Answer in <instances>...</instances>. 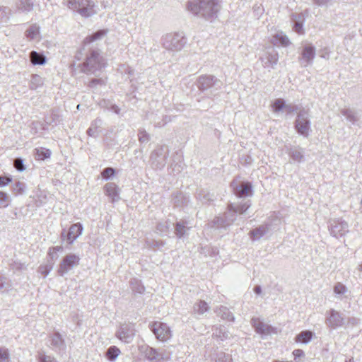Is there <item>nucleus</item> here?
Wrapping results in <instances>:
<instances>
[{"mask_svg":"<svg viewBox=\"0 0 362 362\" xmlns=\"http://www.w3.org/2000/svg\"><path fill=\"white\" fill-rule=\"evenodd\" d=\"M152 327L153 332L158 340L165 341L170 338L171 333L166 325L156 322L153 324Z\"/></svg>","mask_w":362,"mask_h":362,"instance_id":"nucleus-1","label":"nucleus"},{"mask_svg":"<svg viewBox=\"0 0 362 362\" xmlns=\"http://www.w3.org/2000/svg\"><path fill=\"white\" fill-rule=\"evenodd\" d=\"M79 258L74 255H69L66 256L60 264L59 268V273L63 275L67 272L71 267L78 264Z\"/></svg>","mask_w":362,"mask_h":362,"instance_id":"nucleus-2","label":"nucleus"},{"mask_svg":"<svg viewBox=\"0 0 362 362\" xmlns=\"http://www.w3.org/2000/svg\"><path fill=\"white\" fill-rule=\"evenodd\" d=\"M82 230L83 228L80 223H75L70 227L67 234V240L70 244L81 234Z\"/></svg>","mask_w":362,"mask_h":362,"instance_id":"nucleus-3","label":"nucleus"},{"mask_svg":"<svg viewBox=\"0 0 362 362\" xmlns=\"http://www.w3.org/2000/svg\"><path fill=\"white\" fill-rule=\"evenodd\" d=\"M296 128L300 134L304 136L308 135L309 124L307 120L298 118L296 121Z\"/></svg>","mask_w":362,"mask_h":362,"instance_id":"nucleus-4","label":"nucleus"},{"mask_svg":"<svg viewBox=\"0 0 362 362\" xmlns=\"http://www.w3.org/2000/svg\"><path fill=\"white\" fill-rule=\"evenodd\" d=\"M104 189L106 195L110 197L112 201H115L118 197L117 186L115 183L106 184Z\"/></svg>","mask_w":362,"mask_h":362,"instance_id":"nucleus-5","label":"nucleus"},{"mask_svg":"<svg viewBox=\"0 0 362 362\" xmlns=\"http://www.w3.org/2000/svg\"><path fill=\"white\" fill-rule=\"evenodd\" d=\"M30 61L34 65H42L45 63V57L35 51L30 54Z\"/></svg>","mask_w":362,"mask_h":362,"instance_id":"nucleus-6","label":"nucleus"},{"mask_svg":"<svg viewBox=\"0 0 362 362\" xmlns=\"http://www.w3.org/2000/svg\"><path fill=\"white\" fill-rule=\"evenodd\" d=\"M235 194L240 197L250 195L252 194V186L250 183L246 182L242 184L240 190H237Z\"/></svg>","mask_w":362,"mask_h":362,"instance_id":"nucleus-7","label":"nucleus"},{"mask_svg":"<svg viewBox=\"0 0 362 362\" xmlns=\"http://www.w3.org/2000/svg\"><path fill=\"white\" fill-rule=\"evenodd\" d=\"M51 155V151L45 148H36V159L43 160L48 158Z\"/></svg>","mask_w":362,"mask_h":362,"instance_id":"nucleus-8","label":"nucleus"},{"mask_svg":"<svg viewBox=\"0 0 362 362\" xmlns=\"http://www.w3.org/2000/svg\"><path fill=\"white\" fill-rule=\"evenodd\" d=\"M311 338H312V332L310 331H305V332H302L300 334H299L296 337V341L306 343V342L309 341Z\"/></svg>","mask_w":362,"mask_h":362,"instance_id":"nucleus-9","label":"nucleus"},{"mask_svg":"<svg viewBox=\"0 0 362 362\" xmlns=\"http://www.w3.org/2000/svg\"><path fill=\"white\" fill-rule=\"evenodd\" d=\"M266 232V228L264 226L257 228L250 232V236L252 240H257L261 238Z\"/></svg>","mask_w":362,"mask_h":362,"instance_id":"nucleus-10","label":"nucleus"},{"mask_svg":"<svg viewBox=\"0 0 362 362\" xmlns=\"http://www.w3.org/2000/svg\"><path fill=\"white\" fill-rule=\"evenodd\" d=\"M119 354L120 351L117 347L115 346H110L107 351V357L110 360L113 361Z\"/></svg>","mask_w":362,"mask_h":362,"instance_id":"nucleus-11","label":"nucleus"},{"mask_svg":"<svg viewBox=\"0 0 362 362\" xmlns=\"http://www.w3.org/2000/svg\"><path fill=\"white\" fill-rule=\"evenodd\" d=\"M315 54L314 49L312 47L308 46L305 47L303 52V56L304 58H305L308 60L311 59L313 58Z\"/></svg>","mask_w":362,"mask_h":362,"instance_id":"nucleus-12","label":"nucleus"},{"mask_svg":"<svg viewBox=\"0 0 362 362\" xmlns=\"http://www.w3.org/2000/svg\"><path fill=\"white\" fill-rule=\"evenodd\" d=\"M285 106L284 101L282 99H276L272 105L273 111L279 112Z\"/></svg>","mask_w":362,"mask_h":362,"instance_id":"nucleus-13","label":"nucleus"},{"mask_svg":"<svg viewBox=\"0 0 362 362\" xmlns=\"http://www.w3.org/2000/svg\"><path fill=\"white\" fill-rule=\"evenodd\" d=\"M115 174V170L112 168H105L101 173L103 178L107 179Z\"/></svg>","mask_w":362,"mask_h":362,"instance_id":"nucleus-14","label":"nucleus"},{"mask_svg":"<svg viewBox=\"0 0 362 362\" xmlns=\"http://www.w3.org/2000/svg\"><path fill=\"white\" fill-rule=\"evenodd\" d=\"M334 291L337 294H343L346 291V287L341 283H337L334 288Z\"/></svg>","mask_w":362,"mask_h":362,"instance_id":"nucleus-15","label":"nucleus"},{"mask_svg":"<svg viewBox=\"0 0 362 362\" xmlns=\"http://www.w3.org/2000/svg\"><path fill=\"white\" fill-rule=\"evenodd\" d=\"M8 359V353L6 349H0V360L2 362H6Z\"/></svg>","mask_w":362,"mask_h":362,"instance_id":"nucleus-16","label":"nucleus"},{"mask_svg":"<svg viewBox=\"0 0 362 362\" xmlns=\"http://www.w3.org/2000/svg\"><path fill=\"white\" fill-rule=\"evenodd\" d=\"M8 196L5 192H0V204H4V206L6 207L8 206Z\"/></svg>","mask_w":362,"mask_h":362,"instance_id":"nucleus-17","label":"nucleus"},{"mask_svg":"<svg viewBox=\"0 0 362 362\" xmlns=\"http://www.w3.org/2000/svg\"><path fill=\"white\" fill-rule=\"evenodd\" d=\"M14 166L17 170L20 171H23L24 170V166L23 165L22 160L20 159L15 160Z\"/></svg>","mask_w":362,"mask_h":362,"instance_id":"nucleus-18","label":"nucleus"},{"mask_svg":"<svg viewBox=\"0 0 362 362\" xmlns=\"http://www.w3.org/2000/svg\"><path fill=\"white\" fill-rule=\"evenodd\" d=\"M11 182V179L8 177H0V186H4Z\"/></svg>","mask_w":362,"mask_h":362,"instance_id":"nucleus-19","label":"nucleus"},{"mask_svg":"<svg viewBox=\"0 0 362 362\" xmlns=\"http://www.w3.org/2000/svg\"><path fill=\"white\" fill-rule=\"evenodd\" d=\"M185 231V226L181 224H177L176 233L179 235H182Z\"/></svg>","mask_w":362,"mask_h":362,"instance_id":"nucleus-20","label":"nucleus"},{"mask_svg":"<svg viewBox=\"0 0 362 362\" xmlns=\"http://www.w3.org/2000/svg\"><path fill=\"white\" fill-rule=\"evenodd\" d=\"M199 311L200 313H204L207 310V304L204 301H200L199 303Z\"/></svg>","mask_w":362,"mask_h":362,"instance_id":"nucleus-21","label":"nucleus"},{"mask_svg":"<svg viewBox=\"0 0 362 362\" xmlns=\"http://www.w3.org/2000/svg\"><path fill=\"white\" fill-rule=\"evenodd\" d=\"M293 354L294 357L296 358L303 356L304 355V353L301 349H295L293 351Z\"/></svg>","mask_w":362,"mask_h":362,"instance_id":"nucleus-22","label":"nucleus"},{"mask_svg":"<svg viewBox=\"0 0 362 362\" xmlns=\"http://www.w3.org/2000/svg\"><path fill=\"white\" fill-rule=\"evenodd\" d=\"M264 327V325H261L259 327H257V329L260 333H269V330L271 329L269 327H267L265 329H262V327Z\"/></svg>","mask_w":362,"mask_h":362,"instance_id":"nucleus-23","label":"nucleus"},{"mask_svg":"<svg viewBox=\"0 0 362 362\" xmlns=\"http://www.w3.org/2000/svg\"><path fill=\"white\" fill-rule=\"evenodd\" d=\"M295 31L296 33H298V34H303V30L302 25H300L298 23H296V25H295Z\"/></svg>","mask_w":362,"mask_h":362,"instance_id":"nucleus-24","label":"nucleus"},{"mask_svg":"<svg viewBox=\"0 0 362 362\" xmlns=\"http://www.w3.org/2000/svg\"><path fill=\"white\" fill-rule=\"evenodd\" d=\"M288 42H288V38H287L286 37H285V36H284V37H283V36H281V37H280V43H281L282 45H284V46H286V45H288Z\"/></svg>","mask_w":362,"mask_h":362,"instance_id":"nucleus-25","label":"nucleus"},{"mask_svg":"<svg viewBox=\"0 0 362 362\" xmlns=\"http://www.w3.org/2000/svg\"><path fill=\"white\" fill-rule=\"evenodd\" d=\"M62 250L61 247H54L49 249V253L52 254V252H56L60 251Z\"/></svg>","mask_w":362,"mask_h":362,"instance_id":"nucleus-26","label":"nucleus"},{"mask_svg":"<svg viewBox=\"0 0 362 362\" xmlns=\"http://www.w3.org/2000/svg\"><path fill=\"white\" fill-rule=\"evenodd\" d=\"M41 362H54V361L53 358L46 356V357L42 358Z\"/></svg>","mask_w":362,"mask_h":362,"instance_id":"nucleus-27","label":"nucleus"},{"mask_svg":"<svg viewBox=\"0 0 362 362\" xmlns=\"http://www.w3.org/2000/svg\"><path fill=\"white\" fill-rule=\"evenodd\" d=\"M188 8L189 10L192 11H194L195 13H197L198 12V9L197 8H194L192 7V4L190 3L188 6Z\"/></svg>","mask_w":362,"mask_h":362,"instance_id":"nucleus-28","label":"nucleus"},{"mask_svg":"<svg viewBox=\"0 0 362 362\" xmlns=\"http://www.w3.org/2000/svg\"><path fill=\"white\" fill-rule=\"evenodd\" d=\"M255 292L257 294H259L261 293V288L259 286H256L255 288Z\"/></svg>","mask_w":362,"mask_h":362,"instance_id":"nucleus-29","label":"nucleus"},{"mask_svg":"<svg viewBox=\"0 0 362 362\" xmlns=\"http://www.w3.org/2000/svg\"><path fill=\"white\" fill-rule=\"evenodd\" d=\"M338 317V315L337 314H332L330 317V318L329 319V322L331 323V321L332 319H334L335 317Z\"/></svg>","mask_w":362,"mask_h":362,"instance_id":"nucleus-30","label":"nucleus"},{"mask_svg":"<svg viewBox=\"0 0 362 362\" xmlns=\"http://www.w3.org/2000/svg\"><path fill=\"white\" fill-rule=\"evenodd\" d=\"M80 13L82 14V15H85V11L84 10H81L80 11Z\"/></svg>","mask_w":362,"mask_h":362,"instance_id":"nucleus-31","label":"nucleus"},{"mask_svg":"<svg viewBox=\"0 0 362 362\" xmlns=\"http://www.w3.org/2000/svg\"><path fill=\"white\" fill-rule=\"evenodd\" d=\"M361 269H362V264L361 265Z\"/></svg>","mask_w":362,"mask_h":362,"instance_id":"nucleus-32","label":"nucleus"}]
</instances>
